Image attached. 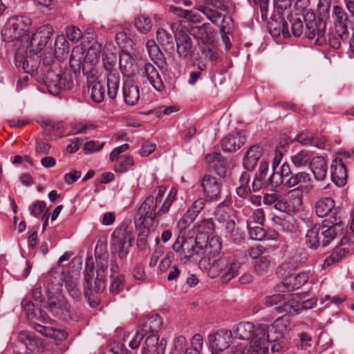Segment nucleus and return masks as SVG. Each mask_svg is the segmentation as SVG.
<instances>
[{"label": "nucleus", "mask_w": 354, "mask_h": 354, "mask_svg": "<svg viewBox=\"0 0 354 354\" xmlns=\"http://www.w3.org/2000/svg\"><path fill=\"white\" fill-rule=\"evenodd\" d=\"M122 93L124 102L129 105H135L140 100L139 87L132 80L124 82Z\"/></svg>", "instance_id": "nucleus-26"}, {"label": "nucleus", "mask_w": 354, "mask_h": 354, "mask_svg": "<svg viewBox=\"0 0 354 354\" xmlns=\"http://www.w3.org/2000/svg\"><path fill=\"white\" fill-rule=\"evenodd\" d=\"M228 263V257L219 258L203 257L199 261L198 265L201 270L207 272L209 277L214 279L222 274L223 269L226 268Z\"/></svg>", "instance_id": "nucleus-15"}, {"label": "nucleus", "mask_w": 354, "mask_h": 354, "mask_svg": "<svg viewBox=\"0 0 354 354\" xmlns=\"http://www.w3.org/2000/svg\"><path fill=\"white\" fill-rule=\"evenodd\" d=\"M44 307L53 317L66 320L71 318V305L61 293L49 295Z\"/></svg>", "instance_id": "nucleus-9"}, {"label": "nucleus", "mask_w": 354, "mask_h": 354, "mask_svg": "<svg viewBox=\"0 0 354 354\" xmlns=\"http://www.w3.org/2000/svg\"><path fill=\"white\" fill-rule=\"evenodd\" d=\"M260 328L263 329V325L254 326L250 322H241L233 330L232 335H234V338L250 342L256 337V332Z\"/></svg>", "instance_id": "nucleus-20"}, {"label": "nucleus", "mask_w": 354, "mask_h": 354, "mask_svg": "<svg viewBox=\"0 0 354 354\" xmlns=\"http://www.w3.org/2000/svg\"><path fill=\"white\" fill-rule=\"evenodd\" d=\"M312 183L313 179L310 174L306 171L295 173L286 180V189L294 188L288 192V196L295 198V205H301L303 192H310L313 187Z\"/></svg>", "instance_id": "nucleus-6"}, {"label": "nucleus", "mask_w": 354, "mask_h": 354, "mask_svg": "<svg viewBox=\"0 0 354 354\" xmlns=\"http://www.w3.org/2000/svg\"><path fill=\"white\" fill-rule=\"evenodd\" d=\"M272 221L284 232H292L295 230L293 219L290 216H286L284 218L275 216L272 218Z\"/></svg>", "instance_id": "nucleus-55"}, {"label": "nucleus", "mask_w": 354, "mask_h": 354, "mask_svg": "<svg viewBox=\"0 0 354 354\" xmlns=\"http://www.w3.org/2000/svg\"><path fill=\"white\" fill-rule=\"evenodd\" d=\"M119 65L124 76L131 77L136 75L138 65L136 61L129 53L122 52L120 54Z\"/></svg>", "instance_id": "nucleus-23"}, {"label": "nucleus", "mask_w": 354, "mask_h": 354, "mask_svg": "<svg viewBox=\"0 0 354 354\" xmlns=\"http://www.w3.org/2000/svg\"><path fill=\"white\" fill-rule=\"evenodd\" d=\"M169 10L174 15L183 18L189 19L190 21L193 22H195L198 20L196 18V15L195 14H193L192 11L184 10L178 6H170Z\"/></svg>", "instance_id": "nucleus-58"}, {"label": "nucleus", "mask_w": 354, "mask_h": 354, "mask_svg": "<svg viewBox=\"0 0 354 354\" xmlns=\"http://www.w3.org/2000/svg\"><path fill=\"white\" fill-rule=\"evenodd\" d=\"M12 19L14 20V23L22 36L26 35L32 25V19L25 15H17L11 17Z\"/></svg>", "instance_id": "nucleus-52"}, {"label": "nucleus", "mask_w": 354, "mask_h": 354, "mask_svg": "<svg viewBox=\"0 0 354 354\" xmlns=\"http://www.w3.org/2000/svg\"><path fill=\"white\" fill-rule=\"evenodd\" d=\"M67 38L73 43H77L84 37L82 31L75 26H69L66 28Z\"/></svg>", "instance_id": "nucleus-59"}, {"label": "nucleus", "mask_w": 354, "mask_h": 354, "mask_svg": "<svg viewBox=\"0 0 354 354\" xmlns=\"http://www.w3.org/2000/svg\"><path fill=\"white\" fill-rule=\"evenodd\" d=\"M333 14L335 15V28L329 32L328 40L331 48L338 49L342 42L346 41L348 38V26L350 20L348 14L340 6H334Z\"/></svg>", "instance_id": "nucleus-5"}, {"label": "nucleus", "mask_w": 354, "mask_h": 354, "mask_svg": "<svg viewBox=\"0 0 354 354\" xmlns=\"http://www.w3.org/2000/svg\"><path fill=\"white\" fill-rule=\"evenodd\" d=\"M342 227V223L338 221L336 225L328 224V225H323L322 229V239L321 245L323 248L328 246L332 241L335 239L337 234V230Z\"/></svg>", "instance_id": "nucleus-34"}, {"label": "nucleus", "mask_w": 354, "mask_h": 354, "mask_svg": "<svg viewBox=\"0 0 354 354\" xmlns=\"http://www.w3.org/2000/svg\"><path fill=\"white\" fill-rule=\"evenodd\" d=\"M292 34L296 37H299L303 33V21L300 17H292L290 20Z\"/></svg>", "instance_id": "nucleus-64"}, {"label": "nucleus", "mask_w": 354, "mask_h": 354, "mask_svg": "<svg viewBox=\"0 0 354 354\" xmlns=\"http://www.w3.org/2000/svg\"><path fill=\"white\" fill-rule=\"evenodd\" d=\"M104 68L108 73L117 72L115 66L117 63V57L115 55L106 54L102 57Z\"/></svg>", "instance_id": "nucleus-57"}, {"label": "nucleus", "mask_w": 354, "mask_h": 354, "mask_svg": "<svg viewBox=\"0 0 354 354\" xmlns=\"http://www.w3.org/2000/svg\"><path fill=\"white\" fill-rule=\"evenodd\" d=\"M205 236V245L203 246L204 257H209V259L218 257L221 252L222 243L218 236H212L209 239L208 234L205 232H200Z\"/></svg>", "instance_id": "nucleus-27"}, {"label": "nucleus", "mask_w": 354, "mask_h": 354, "mask_svg": "<svg viewBox=\"0 0 354 354\" xmlns=\"http://www.w3.org/2000/svg\"><path fill=\"white\" fill-rule=\"evenodd\" d=\"M190 33L198 40H201L204 44L212 41L215 35L212 26L208 23L192 27Z\"/></svg>", "instance_id": "nucleus-30"}, {"label": "nucleus", "mask_w": 354, "mask_h": 354, "mask_svg": "<svg viewBox=\"0 0 354 354\" xmlns=\"http://www.w3.org/2000/svg\"><path fill=\"white\" fill-rule=\"evenodd\" d=\"M114 170L117 173H125L134 165V160L131 156H122L118 160H115Z\"/></svg>", "instance_id": "nucleus-51"}, {"label": "nucleus", "mask_w": 354, "mask_h": 354, "mask_svg": "<svg viewBox=\"0 0 354 354\" xmlns=\"http://www.w3.org/2000/svg\"><path fill=\"white\" fill-rule=\"evenodd\" d=\"M321 226L319 224H315L310 228L305 236V243L308 248L312 250H317L321 244L319 232Z\"/></svg>", "instance_id": "nucleus-38"}, {"label": "nucleus", "mask_w": 354, "mask_h": 354, "mask_svg": "<svg viewBox=\"0 0 354 354\" xmlns=\"http://www.w3.org/2000/svg\"><path fill=\"white\" fill-rule=\"evenodd\" d=\"M313 152L308 149H302L293 154L290 157V160L295 167L297 168H304L308 167L313 156Z\"/></svg>", "instance_id": "nucleus-37"}, {"label": "nucleus", "mask_w": 354, "mask_h": 354, "mask_svg": "<svg viewBox=\"0 0 354 354\" xmlns=\"http://www.w3.org/2000/svg\"><path fill=\"white\" fill-rule=\"evenodd\" d=\"M198 230V233L205 232L207 234L209 231H212L214 228V222L212 218H204L194 225Z\"/></svg>", "instance_id": "nucleus-62"}, {"label": "nucleus", "mask_w": 354, "mask_h": 354, "mask_svg": "<svg viewBox=\"0 0 354 354\" xmlns=\"http://www.w3.org/2000/svg\"><path fill=\"white\" fill-rule=\"evenodd\" d=\"M241 263L237 260H230L228 258V263L226 268L222 272V279L224 282H228L239 274Z\"/></svg>", "instance_id": "nucleus-49"}, {"label": "nucleus", "mask_w": 354, "mask_h": 354, "mask_svg": "<svg viewBox=\"0 0 354 354\" xmlns=\"http://www.w3.org/2000/svg\"><path fill=\"white\" fill-rule=\"evenodd\" d=\"M266 187H270L271 188H285L286 180L281 174L277 169H272V173L266 179Z\"/></svg>", "instance_id": "nucleus-53"}, {"label": "nucleus", "mask_w": 354, "mask_h": 354, "mask_svg": "<svg viewBox=\"0 0 354 354\" xmlns=\"http://www.w3.org/2000/svg\"><path fill=\"white\" fill-rule=\"evenodd\" d=\"M227 0H207L205 4L199 5L196 9L206 16V17L216 24L222 18L219 25L221 35L229 34L232 28V19L230 16H223L221 11L225 9Z\"/></svg>", "instance_id": "nucleus-4"}, {"label": "nucleus", "mask_w": 354, "mask_h": 354, "mask_svg": "<svg viewBox=\"0 0 354 354\" xmlns=\"http://www.w3.org/2000/svg\"><path fill=\"white\" fill-rule=\"evenodd\" d=\"M35 330L45 337H50L56 340L65 339L68 334L64 330L56 329L52 327L44 326L39 324L34 325Z\"/></svg>", "instance_id": "nucleus-36"}, {"label": "nucleus", "mask_w": 354, "mask_h": 354, "mask_svg": "<svg viewBox=\"0 0 354 354\" xmlns=\"http://www.w3.org/2000/svg\"><path fill=\"white\" fill-rule=\"evenodd\" d=\"M69 64L75 73H80L81 70L84 74L91 70L88 62H86L84 51L82 48L76 46L73 48L70 56Z\"/></svg>", "instance_id": "nucleus-19"}, {"label": "nucleus", "mask_w": 354, "mask_h": 354, "mask_svg": "<svg viewBox=\"0 0 354 354\" xmlns=\"http://www.w3.org/2000/svg\"><path fill=\"white\" fill-rule=\"evenodd\" d=\"M120 77L118 72L106 74L107 95L111 99H115L120 88Z\"/></svg>", "instance_id": "nucleus-43"}, {"label": "nucleus", "mask_w": 354, "mask_h": 354, "mask_svg": "<svg viewBox=\"0 0 354 354\" xmlns=\"http://www.w3.org/2000/svg\"><path fill=\"white\" fill-rule=\"evenodd\" d=\"M232 337V331L225 328L220 329L214 334H209L207 339L213 349L212 354H218L227 348Z\"/></svg>", "instance_id": "nucleus-16"}, {"label": "nucleus", "mask_w": 354, "mask_h": 354, "mask_svg": "<svg viewBox=\"0 0 354 354\" xmlns=\"http://www.w3.org/2000/svg\"><path fill=\"white\" fill-rule=\"evenodd\" d=\"M53 34L54 28L51 24H46L39 26L31 36L30 50L35 53H39L47 46Z\"/></svg>", "instance_id": "nucleus-10"}, {"label": "nucleus", "mask_w": 354, "mask_h": 354, "mask_svg": "<svg viewBox=\"0 0 354 354\" xmlns=\"http://www.w3.org/2000/svg\"><path fill=\"white\" fill-rule=\"evenodd\" d=\"M142 76H145L152 86L158 91L165 88V85L161 76L157 69L151 63H145L140 68Z\"/></svg>", "instance_id": "nucleus-21"}, {"label": "nucleus", "mask_w": 354, "mask_h": 354, "mask_svg": "<svg viewBox=\"0 0 354 354\" xmlns=\"http://www.w3.org/2000/svg\"><path fill=\"white\" fill-rule=\"evenodd\" d=\"M176 50L180 57L187 61L192 58L194 47L189 35L183 31H179L175 36Z\"/></svg>", "instance_id": "nucleus-17"}, {"label": "nucleus", "mask_w": 354, "mask_h": 354, "mask_svg": "<svg viewBox=\"0 0 354 354\" xmlns=\"http://www.w3.org/2000/svg\"><path fill=\"white\" fill-rule=\"evenodd\" d=\"M205 243V235L197 233L196 237L178 236L172 248L180 261L185 264L189 262H197L203 258L202 256L204 255Z\"/></svg>", "instance_id": "nucleus-3"}, {"label": "nucleus", "mask_w": 354, "mask_h": 354, "mask_svg": "<svg viewBox=\"0 0 354 354\" xmlns=\"http://www.w3.org/2000/svg\"><path fill=\"white\" fill-rule=\"evenodd\" d=\"M87 85L91 88V99L97 103L102 102L105 97V89L95 75L87 77Z\"/></svg>", "instance_id": "nucleus-32"}, {"label": "nucleus", "mask_w": 354, "mask_h": 354, "mask_svg": "<svg viewBox=\"0 0 354 354\" xmlns=\"http://www.w3.org/2000/svg\"><path fill=\"white\" fill-rule=\"evenodd\" d=\"M290 320L288 317L281 316L274 320L270 326L263 325L265 334L269 341L283 339L290 330Z\"/></svg>", "instance_id": "nucleus-12"}, {"label": "nucleus", "mask_w": 354, "mask_h": 354, "mask_svg": "<svg viewBox=\"0 0 354 354\" xmlns=\"http://www.w3.org/2000/svg\"><path fill=\"white\" fill-rule=\"evenodd\" d=\"M276 311L279 314L292 316L300 313V309L298 308V301L293 297L283 301V304L275 308Z\"/></svg>", "instance_id": "nucleus-44"}, {"label": "nucleus", "mask_w": 354, "mask_h": 354, "mask_svg": "<svg viewBox=\"0 0 354 354\" xmlns=\"http://www.w3.org/2000/svg\"><path fill=\"white\" fill-rule=\"evenodd\" d=\"M133 235L127 227L116 228L111 234V248L113 254L123 259L129 254Z\"/></svg>", "instance_id": "nucleus-8"}, {"label": "nucleus", "mask_w": 354, "mask_h": 354, "mask_svg": "<svg viewBox=\"0 0 354 354\" xmlns=\"http://www.w3.org/2000/svg\"><path fill=\"white\" fill-rule=\"evenodd\" d=\"M63 284L67 290L69 295L75 301L82 298V292L77 285L76 280L71 275H66L63 281Z\"/></svg>", "instance_id": "nucleus-46"}, {"label": "nucleus", "mask_w": 354, "mask_h": 354, "mask_svg": "<svg viewBox=\"0 0 354 354\" xmlns=\"http://www.w3.org/2000/svg\"><path fill=\"white\" fill-rule=\"evenodd\" d=\"M271 257L270 255H264L256 260L254 263V272L258 276H264L270 270L271 267Z\"/></svg>", "instance_id": "nucleus-48"}, {"label": "nucleus", "mask_w": 354, "mask_h": 354, "mask_svg": "<svg viewBox=\"0 0 354 354\" xmlns=\"http://www.w3.org/2000/svg\"><path fill=\"white\" fill-rule=\"evenodd\" d=\"M269 28L274 35H279L280 34H282L284 37L290 35L288 24L283 18L279 17V20H272L269 22Z\"/></svg>", "instance_id": "nucleus-50"}, {"label": "nucleus", "mask_w": 354, "mask_h": 354, "mask_svg": "<svg viewBox=\"0 0 354 354\" xmlns=\"http://www.w3.org/2000/svg\"><path fill=\"white\" fill-rule=\"evenodd\" d=\"M348 251L349 250L347 248L336 246L332 254L325 259L324 266H329L333 263L339 262L348 252Z\"/></svg>", "instance_id": "nucleus-54"}, {"label": "nucleus", "mask_w": 354, "mask_h": 354, "mask_svg": "<svg viewBox=\"0 0 354 354\" xmlns=\"http://www.w3.org/2000/svg\"><path fill=\"white\" fill-rule=\"evenodd\" d=\"M177 190L171 188L166 198L158 209L160 204L153 199V195L147 196L138 208L135 217V223L139 225L152 224L155 219L167 214L173 203L176 199Z\"/></svg>", "instance_id": "nucleus-2"}, {"label": "nucleus", "mask_w": 354, "mask_h": 354, "mask_svg": "<svg viewBox=\"0 0 354 354\" xmlns=\"http://www.w3.org/2000/svg\"><path fill=\"white\" fill-rule=\"evenodd\" d=\"M309 274L302 272L297 274H290L286 277L285 285L290 290L299 289L303 286L308 280Z\"/></svg>", "instance_id": "nucleus-35"}, {"label": "nucleus", "mask_w": 354, "mask_h": 354, "mask_svg": "<svg viewBox=\"0 0 354 354\" xmlns=\"http://www.w3.org/2000/svg\"><path fill=\"white\" fill-rule=\"evenodd\" d=\"M315 212L319 217H326L322 224L336 225L339 220L337 218V209L335 207V201L328 197L319 199L315 205Z\"/></svg>", "instance_id": "nucleus-13"}, {"label": "nucleus", "mask_w": 354, "mask_h": 354, "mask_svg": "<svg viewBox=\"0 0 354 354\" xmlns=\"http://www.w3.org/2000/svg\"><path fill=\"white\" fill-rule=\"evenodd\" d=\"M263 203L268 206H273L280 212H285L287 208L286 202L281 196L275 193H266L263 195Z\"/></svg>", "instance_id": "nucleus-40"}, {"label": "nucleus", "mask_w": 354, "mask_h": 354, "mask_svg": "<svg viewBox=\"0 0 354 354\" xmlns=\"http://www.w3.org/2000/svg\"><path fill=\"white\" fill-rule=\"evenodd\" d=\"M156 39L165 51L174 50V39L171 34L163 28H158L156 31Z\"/></svg>", "instance_id": "nucleus-47"}, {"label": "nucleus", "mask_w": 354, "mask_h": 354, "mask_svg": "<svg viewBox=\"0 0 354 354\" xmlns=\"http://www.w3.org/2000/svg\"><path fill=\"white\" fill-rule=\"evenodd\" d=\"M111 279V282L109 290L112 294L117 295L120 293L124 288V277L122 274H116L115 277Z\"/></svg>", "instance_id": "nucleus-60"}, {"label": "nucleus", "mask_w": 354, "mask_h": 354, "mask_svg": "<svg viewBox=\"0 0 354 354\" xmlns=\"http://www.w3.org/2000/svg\"><path fill=\"white\" fill-rule=\"evenodd\" d=\"M205 201H206L205 200L204 198H197L188 208L187 212H188L191 216L196 218L197 216L200 214V212L203 209L205 205Z\"/></svg>", "instance_id": "nucleus-61"}, {"label": "nucleus", "mask_w": 354, "mask_h": 354, "mask_svg": "<svg viewBox=\"0 0 354 354\" xmlns=\"http://www.w3.org/2000/svg\"><path fill=\"white\" fill-rule=\"evenodd\" d=\"M146 47L151 59L160 68H163L165 64L164 55L160 51L159 46L156 44L155 41L148 40L146 44Z\"/></svg>", "instance_id": "nucleus-41"}, {"label": "nucleus", "mask_w": 354, "mask_h": 354, "mask_svg": "<svg viewBox=\"0 0 354 354\" xmlns=\"http://www.w3.org/2000/svg\"><path fill=\"white\" fill-rule=\"evenodd\" d=\"M207 160L210 162L211 167L220 177L226 175V161L220 153H214L207 156Z\"/></svg>", "instance_id": "nucleus-39"}, {"label": "nucleus", "mask_w": 354, "mask_h": 354, "mask_svg": "<svg viewBox=\"0 0 354 354\" xmlns=\"http://www.w3.org/2000/svg\"><path fill=\"white\" fill-rule=\"evenodd\" d=\"M305 35L310 39H315V43L318 45L326 44V22L322 19L310 20L306 24Z\"/></svg>", "instance_id": "nucleus-14"}, {"label": "nucleus", "mask_w": 354, "mask_h": 354, "mask_svg": "<svg viewBox=\"0 0 354 354\" xmlns=\"http://www.w3.org/2000/svg\"><path fill=\"white\" fill-rule=\"evenodd\" d=\"M109 266L107 257H99L97 259V270L96 274L100 275V277H105L106 276V271Z\"/></svg>", "instance_id": "nucleus-63"}, {"label": "nucleus", "mask_w": 354, "mask_h": 354, "mask_svg": "<svg viewBox=\"0 0 354 354\" xmlns=\"http://www.w3.org/2000/svg\"><path fill=\"white\" fill-rule=\"evenodd\" d=\"M84 273V281L86 284L84 290V296L85 298L88 300L90 306L93 308L99 304V300L96 299L91 301L89 291L93 290L96 293H100L103 292L106 287V278H100V275L96 274L94 280L95 265L92 257L86 259Z\"/></svg>", "instance_id": "nucleus-7"}, {"label": "nucleus", "mask_w": 354, "mask_h": 354, "mask_svg": "<svg viewBox=\"0 0 354 354\" xmlns=\"http://www.w3.org/2000/svg\"><path fill=\"white\" fill-rule=\"evenodd\" d=\"M19 337L27 349L34 351L37 348V342L33 335L24 331L19 333Z\"/></svg>", "instance_id": "nucleus-56"}, {"label": "nucleus", "mask_w": 354, "mask_h": 354, "mask_svg": "<svg viewBox=\"0 0 354 354\" xmlns=\"http://www.w3.org/2000/svg\"><path fill=\"white\" fill-rule=\"evenodd\" d=\"M102 50V45L97 41L91 43L88 46L87 53L85 55L86 62H88L90 67L98 62L100 57Z\"/></svg>", "instance_id": "nucleus-45"}, {"label": "nucleus", "mask_w": 354, "mask_h": 354, "mask_svg": "<svg viewBox=\"0 0 354 354\" xmlns=\"http://www.w3.org/2000/svg\"><path fill=\"white\" fill-rule=\"evenodd\" d=\"M308 167L316 180L323 181L326 178L328 167L326 161L322 156H313Z\"/></svg>", "instance_id": "nucleus-28"}, {"label": "nucleus", "mask_w": 354, "mask_h": 354, "mask_svg": "<svg viewBox=\"0 0 354 354\" xmlns=\"http://www.w3.org/2000/svg\"><path fill=\"white\" fill-rule=\"evenodd\" d=\"M69 45L64 35L56 37L54 49L47 47V53L44 55L37 66H31L29 68L30 58H26L23 62V68L28 73H35L40 80L47 86L49 93L57 95L62 90H70L73 87L74 82L69 73L59 71L55 62V55H63L68 53Z\"/></svg>", "instance_id": "nucleus-1"}, {"label": "nucleus", "mask_w": 354, "mask_h": 354, "mask_svg": "<svg viewBox=\"0 0 354 354\" xmlns=\"http://www.w3.org/2000/svg\"><path fill=\"white\" fill-rule=\"evenodd\" d=\"M347 170L342 158L335 159L331 165V179L338 187H343L347 180Z\"/></svg>", "instance_id": "nucleus-22"}, {"label": "nucleus", "mask_w": 354, "mask_h": 354, "mask_svg": "<svg viewBox=\"0 0 354 354\" xmlns=\"http://www.w3.org/2000/svg\"><path fill=\"white\" fill-rule=\"evenodd\" d=\"M245 137L239 132L230 133L221 141L222 149L225 151L234 152L239 149L245 143Z\"/></svg>", "instance_id": "nucleus-25"}, {"label": "nucleus", "mask_w": 354, "mask_h": 354, "mask_svg": "<svg viewBox=\"0 0 354 354\" xmlns=\"http://www.w3.org/2000/svg\"><path fill=\"white\" fill-rule=\"evenodd\" d=\"M263 155V149L259 145H253L248 150L243 160V165L248 171H252Z\"/></svg>", "instance_id": "nucleus-31"}, {"label": "nucleus", "mask_w": 354, "mask_h": 354, "mask_svg": "<svg viewBox=\"0 0 354 354\" xmlns=\"http://www.w3.org/2000/svg\"><path fill=\"white\" fill-rule=\"evenodd\" d=\"M201 187L207 202H215L221 199L222 183L216 177L205 174L201 180Z\"/></svg>", "instance_id": "nucleus-11"}, {"label": "nucleus", "mask_w": 354, "mask_h": 354, "mask_svg": "<svg viewBox=\"0 0 354 354\" xmlns=\"http://www.w3.org/2000/svg\"><path fill=\"white\" fill-rule=\"evenodd\" d=\"M1 35L4 41L7 42L18 40L23 36L19 30L15 26L14 20L10 17L1 30Z\"/></svg>", "instance_id": "nucleus-33"}, {"label": "nucleus", "mask_w": 354, "mask_h": 354, "mask_svg": "<svg viewBox=\"0 0 354 354\" xmlns=\"http://www.w3.org/2000/svg\"><path fill=\"white\" fill-rule=\"evenodd\" d=\"M133 26L141 34L147 35L152 29L153 21L149 16L140 14L135 17Z\"/></svg>", "instance_id": "nucleus-42"}, {"label": "nucleus", "mask_w": 354, "mask_h": 354, "mask_svg": "<svg viewBox=\"0 0 354 354\" xmlns=\"http://www.w3.org/2000/svg\"><path fill=\"white\" fill-rule=\"evenodd\" d=\"M256 337L249 342V346H246L248 354H268V339L265 334L264 329H258Z\"/></svg>", "instance_id": "nucleus-18"}, {"label": "nucleus", "mask_w": 354, "mask_h": 354, "mask_svg": "<svg viewBox=\"0 0 354 354\" xmlns=\"http://www.w3.org/2000/svg\"><path fill=\"white\" fill-rule=\"evenodd\" d=\"M293 140L304 146H313L322 149L324 147L326 139L325 137L318 138L310 132L301 131L296 135Z\"/></svg>", "instance_id": "nucleus-24"}, {"label": "nucleus", "mask_w": 354, "mask_h": 354, "mask_svg": "<svg viewBox=\"0 0 354 354\" xmlns=\"http://www.w3.org/2000/svg\"><path fill=\"white\" fill-rule=\"evenodd\" d=\"M269 171V163L267 161H261L259 167L254 174L252 183L253 192L260 191L263 187H266V176Z\"/></svg>", "instance_id": "nucleus-29"}]
</instances>
